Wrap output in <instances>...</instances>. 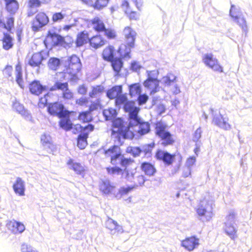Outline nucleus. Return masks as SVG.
Listing matches in <instances>:
<instances>
[{
    "instance_id": "0eeeda50",
    "label": "nucleus",
    "mask_w": 252,
    "mask_h": 252,
    "mask_svg": "<svg viewBox=\"0 0 252 252\" xmlns=\"http://www.w3.org/2000/svg\"><path fill=\"white\" fill-rule=\"evenodd\" d=\"M51 91L60 90L62 92V97L65 102L72 101L74 98V93L69 89L68 84L67 82H61L57 81L50 88Z\"/></svg>"
},
{
    "instance_id": "b1692460",
    "label": "nucleus",
    "mask_w": 252,
    "mask_h": 252,
    "mask_svg": "<svg viewBox=\"0 0 252 252\" xmlns=\"http://www.w3.org/2000/svg\"><path fill=\"white\" fill-rule=\"evenodd\" d=\"M66 164L69 168L73 170L76 174L80 175L82 177H84L86 169L81 163L76 162L72 158H69Z\"/></svg>"
},
{
    "instance_id": "774afa93",
    "label": "nucleus",
    "mask_w": 252,
    "mask_h": 252,
    "mask_svg": "<svg viewBox=\"0 0 252 252\" xmlns=\"http://www.w3.org/2000/svg\"><path fill=\"white\" fill-rule=\"evenodd\" d=\"M13 72V67L11 65H6L3 70V73L7 76H11Z\"/></svg>"
},
{
    "instance_id": "a19ab883",
    "label": "nucleus",
    "mask_w": 252,
    "mask_h": 252,
    "mask_svg": "<svg viewBox=\"0 0 252 252\" xmlns=\"http://www.w3.org/2000/svg\"><path fill=\"white\" fill-rule=\"evenodd\" d=\"M102 113L105 120L106 121L112 120L115 119L117 115L116 110L112 107L104 109Z\"/></svg>"
},
{
    "instance_id": "f704fd0d",
    "label": "nucleus",
    "mask_w": 252,
    "mask_h": 252,
    "mask_svg": "<svg viewBox=\"0 0 252 252\" xmlns=\"http://www.w3.org/2000/svg\"><path fill=\"white\" fill-rule=\"evenodd\" d=\"M140 169L144 174L148 176H154L157 169L154 164L149 162H143L141 164Z\"/></svg>"
},
{
    "instance_id": "9d476101",
    "label": "nucleus",
    "mask_w": 252,
    "mask_h": 252,
    "mask_svg": "<svg viewBox=\"0 0 252 252\" xmlns=\"http://www.w3.org/2000/svg\"><path fill=\"white\" fill-rule=\"evenodd\" d=\"M49 22V18L47 14L45 12L39 11L32 21L31 29L34 32H38Z\"/></svg>"
},
{
    "instance_id": "393cba45",
    "label": "nucleus",
    "mask_w": 252,
    "mask_h": 252,
    "mask_svg": "<svg viewBox=\"0 0 252 252\" xmlns=\"http://www.w3.org/2000/svg\"><path fill=\"white\" fill-rule=\"evenodd\" d=\"M90 34L88 31L84 30L78 32L76 35L75 43L76 47H80L89 44Z\"/></svg>"
},
{
    "instance_id": "2eb2a0df",
    "label": "nucleus",
    "mask_w": 252,
    "mask_h": 252,
    "mask_svg": "<svg viewBox=\"0 0 252 252\" xmlns=\"http://www.w3.org/2000/svg\"><path fill=\"white\" fill-rule=\"evenodd\" d=\"M235 214L234 212L229 213L226 217V222L224 223V230L226 234L232 240H235L238 237L237 229L230 222L235 219Z\"/></svg>"
},
{
    "instance_id": "a18cd8bd",
    "label": "nucleus",
    "mask_w": 252,
    "mask_h": 252,
    "mask_svg": "<svg viewBox=\"0 0 252 252\" xmlns=\"http://www.w3.org/2000/svg\"><path fill=\"white\" fill-rule=\"evenodd\" d=\"M136 125H139L138 133L141 135H144L150 131V126L148 122H141L139 121V123H135Z\"/></svg>"
},
{
    "instance_id": "39448f33",
    "label": "nucleus",
    "mask_w": 252,
    "mask_h": 252,
    "mask_svg": "<svg viewBox=\"0 0 252 252\" xmlns=\"http://www.w3.org/2000/svg\"><path fill=\"white\" fill-rule=\"evenodd\" d=\"M195 211L199 217H203L207 221L211 220L214 215L213 204L208 200H200Z\"/></svg>"
},
{
    "instance_id": "6ab92c4d",
    "label": "nucleus",
    "mask_w": 252,
    "mask_h": 252,
    "mask_svg": "<svg viewBox=\"0 0 252 252\" xmlns=\"http://www.w3.org/2000/svg\"><path fill=\"white\" fill-rule=\"evenodd\" d=\"M230 15L236 21L246 34L248 32V28L246 21L243 17H241L240 12L233 5H231L230 9Z\"/></svg>"
},
{
    "instance_id": "f3484780",
    "label": "nucleus",
    "mask_w": 252,
    "mask_h": 252,
    "mask_svg": "<svg viewBox=\"0 0 252 252\" xmlns=\"http://www.w3.org/2000/svg\"><path fill=\"white\" fill-rule=\"evenodd\" d=\"M105 224L106 228L109 231L111 235H117L124 231L122 226L110 217L107 218Z\"/></svg>"
},
{
    "instance_id": "13d9d810",
    "label": "nucleus",
    "mask_w": 252,
    "mask_h": 252,
    "mask_svg": "<svg viewBox=\"0 0 252 252\" xmlns=\"http://www.w3.org/2000/svg\"><path fill=\"white\" fill-rule=\"evenodd\" d=\"M42 146L43 150L49 153H53L56 150V145L53 143L52 141Z\"/></svg>"
},
{
    "instance_id": "ddd939ff",
    "label": "nucleus",
    "mask_w": 252,
    "mask_h": 252,
    "mask_svg": "<svg viewBox=\"0 0 252 252\" xmlns=\"http://www.w3.org/2000/svg\"><path fill=\"white\" fill-rule=\"evenodd\" d=\"M14 21L12 15L0 17V38L4 33L11 32L14 27Z\"/></svg>"
},
{
    "instance_id": "4468645a",
    "label": "nucleus",
    "mask_w": 252,
    "mask_h": 252,
    "mask_svg": "<svg viewBox=\"0 0 252 252\" xmlns=\"http://www.w3.org/2000/svg\"><path fill=\"white\" fill-rule=\"evenodd\" d=\"M202 60L205 64L213 71L219 73L223 72V67L220 65L218 60L214 57L213 54H206L204 55Z\"/></svg>"
},
{
    "instance_id": "6e6552de",
    "label": "nucleus",
    "mask_w": 252,
    "mask_h": 252,
    "mask_svg": "<svg viewBox=\"0 0 252 252\" xmlns=\"http://www.w3.org/2000/svg\"><path fill=\"white\" fill-rule=\"evenodd\" d=\"M47 111L51 115L59 118L69 116L71 113L65 110L64 105L58 101L50 103L47 106Z\"/></svg>"
},
{
    "instance_id": "0e129e2a",
    "label": "nucleus",
    "mask_w": 252,
    "mask_h": 252,
    "mask_svg": "<svg viewBox=\"0 0 252 252\" xmlns=\"http://www.w3.org/2000/svg\"><path fill=\"white\" fill-rule=\"evenodd\" d=\"M21 252H39L27 244H23L21 246Z\"/></svg>"
},
{
    "instance_id": "8fccbe9b",
    "label": "nucleus",
    "mask_w": 252,
    "mask_h": 252,
    "mask_svg": "<svg viewBox=\"0 0 252 252\" xmlns=\"http://www.w3.org/2000/svg\"><path fill=\"white\" fill-rule=\"evenodd\" d=\"M141 91V87L137 83L133 84L129 86V94L132 97L139 95Z\"/></svg>"
},
{
    "instance_id": "423d86ee",
    "label": "nucleus",
    "mask_w": 252,
    "mask_h": 252,
    "mask_svg": "<svg viewBox=\"0 0 252 252\" xmlns=\"http://www.w3.org/2000/svg\"><path fill=\"white\" fill-rule=\"evenodd\" d=\"M157 71L155 70L147 71V78L144 81L143 85L150 91V94H154L159 91V80L157 78Z\"/></svg>"
},
{
    "instance_id": "338daca9",
    "label": "nucleus",
    "mask_w": 252,
    "mask_h": 252,
    "mask_svg": "<svg viewBox=\"0 0 252 252\" xmlns=\"http://www.w3.org/2000/svg\"><path fill=\"white\" fill-rule=\"evenodd\" d=\"M51 139L49 135L46 134H43L41 137V142L42 145H44L47 144H49V142H51Z\"/></svg>"
},
{
    "instance_id": "a878e982",
    "label": "nucleus",
    "mask_w": 252,
    "mask_h": 252,
    "mask_svg": "<svg viewBox=\"0 0 252 252\" xmlns=\"http://www.w3.org/2000/svg\"><path fill=\"white\" fill-rule=\"evenodd\" d=\"M99 189L103 194L109 195L115 191L116 187L109 180H102L99 185Z\"/></svg>"
},
{
    "instance_id": "e433bc0d",
    "label": "nucleus",
    "mask_w": 252,
    "mask_h": 252,
    "mask_svg": "<svg viewBox=\"0 0 252 252\" xmlns=\"http://www.w3.org/2000/svg\"><path fill=\"white\" fill-rule=\"evenodd\" d=\"M16 81L19 86L23 89L25 87L22 78V65L20 62H18L15 66Z\"/></svg>"
},
{
    "instance_id": "f03ea898",
    "label": "nucleus",
    "mask_w": 252,
    "mask_h": 252,
    "mask_svg": "<svg viewBox=\"0 0 252 252\" xmlns=\"http://www.w3.org/2000/svg\"><path fill=\"white\" fill-rule=\"evenodd\" d=\"M123 35L126 45L119 47L118 52L123 58L130 57V50L134 47L136 36V32L130 27H126L123 30Z\"/></svg>"
},
{
    "instance_id": "ea45409f",
    "label": "nucleus",
    "mask_w": 252,
    "mask_h": 252,
    "mask_svg": "<svg viewBox=\"0 0 252 252\" xmlns=\"http://www.w3.org/2000/svg\"><path fill=\"white\" fill-rule=\"evenodd\" d=\"M77 119L82 123H89L93 120V117L92 113L87 110L80 112Z\"/></svg>"
},
{
    "instance_id": "7c9ffc66",
    "label": "nucleus",
    "mask_w": 252,
    "mask_h": 252,
    "mask_svg": "<svg viewBox=\"0 0 252 252\" xmlns=\"http://www.w3.org/2000/svg\"><path fill=\"white\" fill-rule=\"evenodd\" d=\"M7 226L14 234L21 233L25 230V226L23 223L14 220L9 221Z\"/></svg>"
},
{
    "instance_id": "603ef678",
    "label": "nucleus",
    "mask_w": 252,
    "mask_h": 252,
    "mask_svg": "<svg viewBox=\"0 0 252 252\" xmlns=\"http://www.w3.org/2000/svg\"><path fill=\"white\" fill-rule=\"evenodd\" d=\"M65 14L63 12H56L53 13L51 20L53 23L61 22L64 18Z\"/></svg>"
},
{
    "instance_id": "79ce46f5",
    "label": "nucleus",
    "mask_w": 252,
    "mask_h": 252,
    "mask_svg": "<svg viewBox=\"0 0 252 252\" xmlns=\"http://www.w3.org/2000/svg\"><path fill=\"white\" fill-rule=\"evenodd\" d=\"M69 116L60 118L59 126L66 131L70 130L72 128V124L69 119Z\"/></svg>"
},
{
    "instance_id": "4be33fe9",
    "label": "nucleus",
    "mask_w": 252,
    "mask_h": 252,
    "mask_svg": "<svg viewBox=\"0 0 252 252\" xmlns=\"http://www.w3.org/2000/svg\"><path fill=\"white\" fill-rule=\"evenodd\" d=\"M51 0H28L27 2V7L28 9L27 16L28 17L32 16L34 12H33L34 9H36L42 4L48 3Z\"/></svg>"
},
{
    "instance_id": "9b49d317",
    "label": "nucleus",
    "mask_w": 252,
    "mask_h": 252,
    "mask_svg": "<svg viewBox=\"0 0 252 252\" xmlns=\"http://www.w3.org/2000/svg\"><path fill=\"white\" fill-rule=\"evenodd\" d=\"M63 42V36L50 31L47 32L44 40V43L45 46L50 49L62 46V43Z\"/></svg>"
},
{
    "instance_id": "37998d69",
    "label": "nucleus",
    "mask_w": 252,
    "mask_h": 252,
    "mask_svg": "<svg viewBox=\"0 0 252 252\" xmlns=\"http://www.w3.org/2000/svg\"><path fill=\"white\" fill-rule=\"evenodd\" d=\"M88 133L80 134L77 138V146L80 149H84L87 145Z\"/></svg>"
},
{
    "instance_id": "a211bd4d",
    "label": "nucleus",
    "mask_w": 252,
    "mask_h": 252,
    "mask_svg": "<svg viewBox=\"0 0 252 252\" xmlns=\"http://www.w3.org/2000/svg\"><path fill=\"white\" fill-rule=\"evenodd\" d=\"M181 245L185 250L191 252L199 246V239L195 236L188 237L181 241Z\"/></svg>"
},
{
    "instance_id": "5701e85b",
    "label": "nucleus",
    "mask_w": 252,
    "mask_h": 252,
    "mask_svg": "<svg viewBox=\"0 0 252 252\" xmlns=\"http://www.w3.org/2000/svg\"><path fill=\"white\" fill-rule=\"evenodd\" d=\"M212 122L214 125L225 130H229L231 128V126L228 123V118H224L221 115L215 116Z\"/></svg>"
},
{
    "instance_id": "c9c22d12",
    "label": "nucleus",
    "mask_w": 252,
    "mask_h": 252,
    "mask_svg": "<svg viewBox=\"0 0 252 252\" xmlns=\"http://www.w3.org/2000/svg\"><path fill=\"white\" fill-rule=\"evenodd\" d=\"M114 47L112 45H108L104 48L102 52V57L104 60L109 62L114 59Z\"/></svg>"
},
{
    "instance_id": "4d7b16f0",
    "label": "nucleus",
    "mask_w": 252,
    "mask_h": 252,
    "mask_svg": "<svg viewBox=\"0 0 252 252\" xmlns=\"http://www.w3.org/2000/svg\"><path fill=\"white\" fill-rule=\"evenodd\" d=\"M137 185L136 186H131L127 187H121L119 190V193L121 195H124L128 194L129 192H131L133 189L137 187Z\"/></svg>"
},
{
    "instance_id": "4c0bfd02",
    "label": "nucleus",
    "mask_w": 252,
    "mask_h": 252,
    "mask_svg": "<svg viewBox=\"0 0 252 252\" xmlns=\"http://www.w3.org/2000/svg\"><path fill=\"white\" fill-rule=\"evenodd\" d=\"M110 62L111 63L112 67L115 72L116 75H119L123 66V62L122 59L115 58Z\"/></svg>"
},
{
    "instance_id": "7ed1b4c3",
    "label": "nucleus",
    "mask_w": 252,
    "mask_h": 252,
    "mask_svg": "<svg viewBox=\"0 0 252 252\" xmlns=\"http://www.w3.org/2000/svg\"><path fill=\"white\" fill-rule=\"evenodd\" d=\"M167 128L166 124L161 120L155 124V134L160 138L161 145L164 147L172 145L175 142L173 135L167 130Z\"/></svg>"
},
{
    "instance_id": "bb28decb",
    "label": "nucleus",
    "mask_w": 252,
    "mask_h": 252,
    "mask_svg": "<svg viewBox=\"0 0 252 252\" xmlns=\"http://www.w3.org/2000/svg\"><path fill=\"white\" fill-rule=\"evenodd\" d=\"M5 10L10 14L14 15L19 9V3L17 0H3Z\"/></svg>"
},
{
    "instance_id": "412c9836",
    "label": "nucleus",
    "mask_w": 252,
    "mask_h": 252,
    "mask_svg": "<svg viewBox=\"0 0 252 252\" xmlns=\"http://www.w3.org/2000/svg\"><path fill=\"white\" fill-rule=\"evenodd\" d=\"M121 7L130 20H137L139 19V13L133 10L130 2L127 0H125L122 2Z\"/></svg>"
},
{
    "instance_id": "58836bf2",
    "label": "nucleus",
    "mask_w": 252,
    "mask_h": 252,
    "mask_svg": "<svg viewBox=\"0 0 252 252\" xmlns=\"http://www.w3.org/2000/svg\"><path fill=\"white\" fill-rule=\"evenodd\" d=\"M122 93V86H115L107 91V96L110 99H115Z\"/></svg>"
},
{
    "instance_id": "1a4fd4ad",
    "label": "nucleus",
    "mask_w": 252,
    "mask_h": 252,
    "mask_svg": "<svg viewBox=\"0 0 252 252\" xmlns=\"http://www.w3.org/2000/svg\"><path fill=\"white\" fill-rule=\"evenodd\" d=\"M82 64L79 58L75 55L71 56L68 59V63L65 67L64 71L72 77L77 76L80 72Z\"/></svg>"
},
{
    "instance_id": "f257e3e1",
    "label": "nucleus",
    "mask_w": 252,
    "mask_h": 252,
    "mask_svg": "<svg viewBox=\"0 0 252 252\" xmlns=\"http://www.w3.org/2000/svg\"><path fill=\"white\" fill-rule=\"evenodd\" d=\"M103 154L106 158H110V162L113 165H117L120 160L121 165L126 168L127 166L134 162V160L131 158H121L123 157L121 152V149L118 145H112L108 149L104 150Z\"/></svg>"
},
{
    "instance_id": "dca6fc26",
    "label": "nucleus",
    "mask_w": 252,
    "mask_h": 252,
    "mask_svg": "<svg viewBox=\"0 0 252 252\" xmlns=\"http://www.w3.org/2000/svg\"><path fill=\"white\" fill-rule=\"evenodd\" d=\"M134 136L133 133L129 129L115 130L113 129L112 130L111 137L115 143L122 145L123 142L122 139L132 138Z\"/></svg>"
},
{
    "instance_id": "bf43d9fd",
    "label": "nucleus",
    "mask_w": 252,
    "mask_h": 252,
    "mask_svg": "<svg viewBox=\"0 0 252 252\" xmlns=\"http://www.w3.org/2000/svg\"><path fill=\"white\" fill-rule=\"evenodd\" d=\"M136 107V106H134L133 101L128 100L125 103L123 106V108L126 112H129Z\"/></svg>"
},
{
    "instance_id": "473e14b6",
    "label": "nucleus",
    "mask_w": 252,
    "mask_h": 252,
    "mask_svg": "<svg viewBox=\"0 0 252 252\" xmlns=\"http://www.w3.org/2000/svg\"><path fill=\"white\" fill-rule=\"evenodd\" d=\"M0 41H1L2 48L5 50H8L13 47L14 39L7 32L4 33Z\"/></svg>"
},
{
    "instance_id": "20e7f679",
    "label": "nucleus",
    "mask_w": 252,
    "mask_h": 252,
    "mask_svg": "<svg viewBox=\"0 0 252 252\" xmlns=\"http://www.w3.org/2000/svg\"><path fill=\"white\" fill-rule=\"evenodd\" d=\"M88 24L97 33L103 32L108 39H114L117 36L116 31L111 28H106L104 22L99 17H94L89 21Z\"/></svg>"
},
{
    "instance_id": "6e6d98bb",
    "label": "nucleus",
    "mask_w": 252,
    "mask_h": 252,
    "mask_svg": "<svg viewBox=\"0 0 252 252\" xmlns=\"http://www.w3.org/2000/svg\"><path fill=\"white\" fill-rule=\"evenodd\" d=\"M74 43V39L70 35H66L63 37V42L62 43V46L64 47H70Z\"/></svg>"
},
{
    "instance_id": "5fc2aeb1",
    "label": "nucleus",
    "mask_w": 252,
    "mask_h": 252,
    "mask_svg": "<svg viewBox=\"0 0 252 252\" xmlns=\"http://www.w3.org/2000/svg\"><path fill=\"white\" fill-rule=\"evenodd\" d=\"M163 79L165 85L169 86L175 82L176 77L174 75L170 73L164 76Z\"/></svg>"
},
{
    "instance_id": "c756f323",
    "label": "nucleus",
    "mask_w": 252,
    "mask_h": 252,
    "mask_svg": "<svg viewBox=\"0 0 252 252\" xmlns=\"http://www.w3.org/2000/svg\"><path fill=\"white\" fill-rule=\"evenodd\" d=\"M13 189L14 192L19 196L25 195V182L20 177H17L13 185Z\"/></svg>"
},
{
    "instance_id": "49530a36",
    "label": "nucleus",
    "mask_w": 252,
    "mask_h": 252,
    "mask_svg": "<svg viewBox=\"0 0 252 252\" xmlns=\"http://www.w3.org/2000/svg\"><path fill=\"white\" fill-rule=\"evenodd\" d=\"M60 64V60L55 57L50 58L48 62V67L53 70H57L59 68Z\"/></svg>"
},
{
    "instance_id": "de8ad7c7",
    "label": "nucleus",
    "mask_w": 252,
    "mask_h": 252,
    "mask_svg": "<svg viewBox=\"0 0 252 252\" xmlns=\"http://www.w3.org/2000/svg\"><path fill=\"white\" fill-rule=\"evenodd\" d=\"M107 172L109 175H123L124 170L119 166L107 167L106 168Z\"/></svg>"
},
{
    "instance_id": "aec40b11",
    "label": "nucleus",
    "mask_w": 252,
    "mask_h": 252,
    "mask_svg": "<svg viewBox=\"0 0 252 252\" xmlns=\"http://www.w3.org/2000/svg\"><path fill=\"white\" fill-rule=\"evenodd\" d=\"M106 40L100 34H96L90 37L89 46L91 49L97 50L106 44Z\"/></svg>"
},
{
    "instance_id": "680f3d73",
    "label": "nucleus",
    "mask_w": 252,
    "mask_h": 252,
    "mask_svg": "<svg viewBox=\"0 0 252 252\" xmlns=\"http://www.w3.org/2000/svg\"><path fill=\"white\" fill-rule=\"evenodd\" d=\"M149 97L148 96L145 94H140L138 95V97L137 98V101L138 104L139 105H143L146 103L147 100H148Z\"/></svg>"
},
{
    "instance_id": "69168bd1",
    "label": "nucleus",
    "mask_w": 252,
    "mask_h": 252,
    "mask_svg": "<svg viewBox=\"0 0 252 252\" xmlns=\"http://www.w3.org/2000/svg\"><path fill=\"white\" fill-rule=\"evenodd\" d=\"M137 9L141 11L144 7L143 0H132Z\"/></svg>"
},
{
    "instance_id": "c03bdc74",
    "label": "nucleus",
    "mask_w": 252,
    "mask_h": 252,
    "mask_svg": "<svg viewBox=\"0 0 252 252\" xmlns=\"http://www.w3.org/2000/svg\"><path fill=\"white\" fill-rule=\"evenodd\" d=\"M112 120L113 129L117 128L116 130L129 129V127L124 126L123 120L121 118H115Z\"/></svg>"
},
{
    "instance_id": "c85d7f7f",
    "label": "nucleus",
    "mask_w": 252,
    "mask_h": 252,
    "mask_svg": "<svg viewBox=\"0 0 252 252\" xmlns=\"http://www.w3.org/2000/svg\"><path fill=\"white\" fill-rule=\"evenodd\" d=\"M84 4L96 10H101L106 6V0H80Z\"/></svg>"
},
{
    "instance_id": "cd10ccee",
    "label": "nucleus",
    "mask_w": 252,
    "mask_h": 252,
    "mask_svg": "<svg viewBox=\"0 0 252 252\" xmlns=\"http://www.w3.org/2000/svg\"><path fill=\"white\" fill-rule=\"evenodd\" d=\"M45 59L41 52L34 53L29 59L28 63L32 67H39Z\"/></svg>"
},
{
    "instance_id": "2f4dec72",
    "label": "nucleus",
    "mask_w": 252,
    "mask_h": 252,
    "mask_svg": "<svg viewBox=\"0 0 252 252\" xmlns=\"http://www.w3.org/2000/svg\"><path fill=\"white\" fill-rule=\"evenodd\" d=\"M13 109L25 118H32L31 114L26 110L24 105L19 101L15 100L12 104Z\"/></svg>"
},
{
    "instance_id": "3c124183",
    "label": "nucleus",
    "mask_w": 252,
    "mask_h": 252,
    "mask_svg": "<svg viewBox=\"0 0 252 252\" xmlns=\"http://www.w3.org/2000/svg\"><path fill=\"white\" fill-rule=\"evenodd\" d=\"M126 153L129 154L133 157H136L140 155L141 153V150L139 147L128 146L126 150Z\"/></svg>"
},
{
    "instance_id": "864d4df0",
    "label": "nucleus",
    "mask_w": 252,
    "mask_h": 252,
    "mask_svg": "<svg viewBox=\"0 0 252 252\" xmlns=\"http://www.w3.org/2000/svg\"><path fill=\"white\" fill-rule=\"evenodd\" d=\"M127 101V98L125 94H120L115 100V104L117 106H120L122 105H124L125 103Z\"/></svg>"
},
{
    "instance_id": "052dcab7",
    "label": "nucleus",
    "mask_w": 252,
    "mask_h": 252,
    "mask_svg": "<svg viewBox=\"0 0 252 252\" xmlns=\"http://www.w3.org/2000/svg\"><path fill=\"white\" fill-rule=\"evenodd\" d=\"M103 91V87L100 86H97L94 87L92 92L90 93L89 95L91 97H94L95 95L99 93H101Z\"/></svg>"
},
{
    "instance_id": "72a5a7b5",
    "label": "nucleus",
    "mask_w": 252,
    "mask_h": 252,
    "mask_svg": "<svg viewBox=\"0 0 252 252\" xmlns=\"http://www.w3.org/2000/svg\"><path fill=\"white\" fill-rule=\"evenodd\" d=\"M45 90V88L37 80L32 81L29 85V90L33 95H39Z\"/></svg>"
},
{
    "instance_id": "09e8293b",
    "label": "nucleus",
    "mask_w": 252,
    "mask_h": 252,
    "mask_svg": "<svg viewBox=\"0 0 252 252\" xmlns=\"http://www.w3.org/2000/svg\"><path fill=\"white\" fill-rule=\"evenodd\" d=\"M140 109L136 107L135 108H134L132 110L129 112V120L130 121H132L135 124L136 123H139V121L140 120V118L138 117V114Z\"/></svg>"
},
{
    "instance_id": "f8f14e48",
    "label": "nucleus",
    "mask_w": 252,
    "mask_h": 252,
    "mask_svg": "<svg viewBox=\"0 0 252 252\" xmlns=\"http://www.w3.org/2000/svg\"><path fill=\"white\" fill-rule=\"evenodd\" d=\"M176 155L171 154L166 151L158 149L155 153V157L158 160L162 161L166 166H171L175 162Z\"/></svg>"
},
{
    "instance_id": "e2e57ef3",
    "label": "nucleus",
    "mask_w": 252,
    "mask_h": 252,
    "mask_svg": "<svg viewBox=\"0 0 252 252\" xmlns=\"http://www.w3.org/2000/svg\"><path fill=\"white\" fill-rule=\"evenodd\" d=\"M100 106L99 101L92 102L89 107L88 111L92 112L96 110Z\"/></svg>"
}]
</instances>
